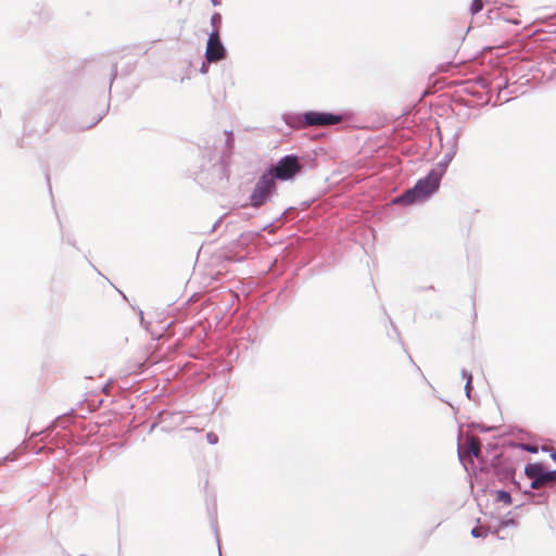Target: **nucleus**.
I'll return each instance as SVG.
<instances>
[{
	"mask_svg": "<svg viewBox=\"0 0 556 556\" xmlns=\"http://www.w3.org/2000/svg\"><path fill=\"white\" fill-rule=\"evenodd\" d=\"M488 530L482 527H476L471 530V535L475 538H485Z\"/></svg>",
	"mask_w": 556,
	"mask_h": 556,
	"instance_id": "obj_10",
	"label": "nucleus"
},
{
	"mask_svg": "<svg viewBox=\"0 0 556 556\" xmlns=\"http://www.w3.org/2000/svg\"><path fill=\"white\" fill-rule=\"evenodd\" d=\"M275 189L276 182L273 179V175L265 173L255 185V188L250 197L251 205L258 207L265 204Z\"/></svg>",
	"mask_w": 556,
	"mask_h": 556,
	"instance_id": "obj_3",
	"label": "nucleus"
},
{
	"mask_svg": "<svg viewBox=\"0 0 556 556\" xmlns=\"http://www.w3.org/2000/svg\"><path fill=\"white\" fill-rule=\"evenodd\" d=\"M441 175L435 170H431L425 178L419 179L414 188L397 197L394 203L413 204L424 201L438 190Z\"/></svg>",
	"mask_w": 556,
	"mask_h": 556,
	"instance_id": "obj_1",
	"label": "nucleus"
},
{
	"mask_svg": "<svg viewBox=\"0 0 556 556\" xmlns=\"http://www.w3.org/2000/svg\"><path fill=\"white\" fill-rule=\"evenodd\" d=\"M483 9L482 0H473L471 3L470 11L472 14L480 12Z\"/></svg>",
	"mask_w": 556,
	"mask_h": 556,
	"instance_id": "obj_11",
	"label": "nucleus"
},
{
	"mask_svg": "<svg viewBox=\"0 0 556 556\" xmlns=\"http://www.w3.org/2000/svg\"><path fill=\"white\" fill-rule=\"evenodd\" d=\"M211 25L213 27L212 31H217L219 34V28L222 25V15L219 13H214L211 17Z\"/></svg>",
	"mask_w": 556,
	"mask_h": 556,
	"instance_id": "obj_9",
	"label": "nucleus"
},
{
	"mask_svg": "<svg viewBox=\"0 0 556 556\" xmlns=\"http://www.w3.org/2000/svg\"><path fill=\"white\" fill-rule=\"evenodd\" d=\"M544 471V467L541 464H530L526 467L525 472L532 481L539 479Z\"/></svg>",
	"mask_w": 556,
	"mask_h": 556,
	"instance_id": "obj_8",
	"label": "nucleus"
},
{
	"mask_svg": "<svg viewBox=\"0 0 556 556\" xmlns=\"http://www.w3.org/2000/svg\"><path fill=\"white\" fill-rule=\"evenodd\" d=\"M212 2H213V4H214V5L219 4V1H218V0H212Z\"/></svg>",
	"mask_w": 556,
	"mask_h": 556,
	"instance_id": "obj_14",
	"label": "nucleus"
},
{
	"mask_svg": "<svg viewBox=\"0 0 556 556\" xmlns=\"http://www.w3.org/2000/svg\"><path fill=\"white\" fill-rule=\"evenodd\" d=\"M556 480V470L554 471H543L541 477L536 479L535 481L531 482L532 489H541L545 486L547 483L553 482Z\"/></svg>",
	"mask_w": 556,
	"mask_h": 556,
	"instance_id": "obj_6",
	"label": "nucleus"
},
{
	"mask_svg": "<svg viewBox=\"0 0 556 556\" xmlns=\"http://www.w3.org/2000/svg\"><path fill=\"white\" fill-rule=\"evenodd\" d=\"M470 382H471V379H469V380L467 381V388L469 387Z\"/></svg>",
	"mask_w": 556,
	"mask_h": 556,
	"instance_id": "obj_16",
	"label": "nucleus"
},
{
	"mask_svg": "<svg viewBox=\"0 0 556 556\" xmlns=\"http://www.w3.org/2000/svg\"><path fill=\"white\" fill-rule=\"evenodd\" d=\"M99 121H100V116L94 117L90 123L83 121L80 129L89 128V127L96 125Z\"/></svg>",
	"mask_w": 556,
	"mask_h": 556,
	"instance_id": "obj_13",
	"label": "nucleus"
},
{
	"mask_svg": "<svg viewBox=\"0 0 556 556\" xmlns=\"http://www.w3.org/2000/svg\"><path fill=\"white\" fill-rule=\"evenodd\" d=\"M342 121L341 115L325 113V112H316L309 111L303 114L302 116V127H311V126H329L339 124Z\"/></svg>",
	"mask_w": 556,
	"mask_h": 556,
	"instance_id": "obj_4",
	"label": "nucleus"
},
{
	"mask_svg": "<svg viewBox=\"0 0 556 556\" xmlns=\"http://www.w3.org/2000/svg\"><path fill=\"white\" fill-rule=\"evenodd\" d=\"M497 498H498L500 501H502V502L506 503V504H510V503H511V497H510V495H509L507 492H505V491H500V492L497 493Z\"/></svg>",
	"mask_w": 556,
	"mask_h": 556,
	"instance_id": "obj_12",
	"label": "nucleus"
},
{
	"mask_svg": "<svg viewBox=\"0 0 556 556\" xmlns=\"http://www.w3.org/2000/svg\"><path fill=\"white\" fill-rule=\"evenodd\" d=\"M464 453L469 456H475V457L479 458L480 454H481L480 441L473 437L468 438Z\"/></svg>",
	"mask_w": 556,
	"mask_h": 556,
	"instance_id": "obj_7",
	"label": "nucleus"
},
{
	"mask_svg": "<svg viewBox=\"0 0 556 556\" xmlns=\"http://www.w3.org/2000/svg\"><path fill=\"white\" fill-rule=\"evenodd\" d=\"M302 169L295 155H287L282 157L275 167L270 168L267 174L273 175V179L290 180Z\"/></svg>",
	"mask_w": 556,
	"mask_h": 556,
	"instance_id": "obj_2",
	"label": "nucleus"
},
{
	"mask_svg": "<svg viewBox=\"0 0 556 556\" xmlns=\"http://www.w3.org/2000/svg\"><path fill=\"white\" fill-rule=\"evenodd\" d=\"M552 458L556 462V452L552 454Z\"/></svg>",
	"mask_w": 556,
	"mask_h": 556,
	"instance_id": "obj_15",
	"label": "nucleus"
},
{
	"mask_svg": "<svg viewBox=\"0 0 556 556\" xmlns=\"http://www.w3.org/2000/svg\"><path fill=\"white\" fill-rule=\"evenodd\" d=\"M226 56V50L220 41L219 34L212 31L206 43L205 58L207 62H218Z\"/></svg>",
	"mask_w": 556,
	"mask_h": 556,
	"instance_id": "obj_5",
	"label": "nucleus"
}]
</instances>
